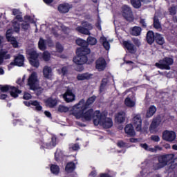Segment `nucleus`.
<instances>
[{
    "label": "nucleus",
    "instance_id": "obj_16",
    "mask_svg": "<svg viewBox=\"0 0 177 177\" xmlns=\"http://www.w3.org/2000/svg\"><path fill=\"white\" fill-rule=\"evenodd\" d=\"M59 100L57 99V94L55 93L51 95L50 97L46 100V105L47 107H50L51 109L57 105Z\"/></svg>",
    "mask_w": 177,
    "mask_h": 177
},
{
    "label": "nucleus",
    "instance_id": "obj_46",
    "mask_svg": "<svg viewBox=\"0 0 177 177\" xmlns=\"http://www.w3.org/2000/svg\"><path fill=\"white\" fill-rule=\"evenodd\" d=\"M140 147L142 149H144V150H146L147 151H154V149H152L151 147H150L147 144H140Z\"/></svg>",
    "mask_w": 177,
    "mask_h": 177
},
{
    "label": "nucleus",
    "instance_id": "obj_30",
    "mask_svg": "<svg viewBox=\"0 0 177 177\" xmlns=\"http://www.w3.org/2000/svg\"><path fill=\"white\" fill-rule=\"evenodd\" d=\"M43 74L45 78H52L53 73H52V68L49 66H44L43 69Z\"/></svg>",
    "mask_w": 177,
    "mask_h": 177
},
{
    "label": "nucleus",
    "instance_id": "obj_1",
    "mask_svg": "<svg viewBox=\"0 0 177 177\" xmlns=\"http://www.w3.org/2000/svg\"><path fill=\"white\" fill-rule=\"evenodd\" d=\"M84 100H80L78 104H75L72 108V114L77 118H82L85 121H91L93 119V124H95V113L93 109H89L85 112L86 107L84 106Z\"/></svg>",
    "mask_w": 177,
    "mask_h": 177
},
{
    "label": "nucleus",
    "instance_id": "obj_13",
    "mask_svg": "<svg viewBox=\"0 0 177 177\" xmlns=\"http://www.w3.org/2000/svg\"><path fill=\"white\" fill-rule=\"evenodd\" d=\"M162 139L166 142H174L176 139V133L174 131L166 130L162 133Z\"/></svg>",
    "mask_w": 177,
    "mask_h": 177
},
{
    "label": "nucleus",
    "instance_id": "obj_48",
    "mask_svg": "<svg viewBox=\"0 0 177 177\" xmlns=\"http://www.w3.org/2000/svg\"><path fill=\"white\" fill-rule=\"evenodd\" d=\"M176 9L177 7L172 6L169 8V15H171V16H174V15H176Z\"/></svg>",
    "mask_w": 177,
    "mask_h": 177
},
{
    "label": "nucleus",
    "instance_id": "obj_62",
    "mask_svg": "<svg viewBox=\"0 0 177 177\" xmlns=\"http://www.w3.org/2000/svg\"><path fill=\"white\" fill-rule=\"evenodd\" d=\"M89 176L95 177L96 176V170H93L90 173Z\"/></svg>",
    "mask_w": 177,
    "mask_h": 177
},
{
    "label": "nucleus",
    "instance_id": "obj_54",
    "mask_svg": "<svg viewBox=\"0 0 177 177\" xmlns=\"http://www.w3.org/2000/svg\"><path fill=\"white\" fill-rule=\"evenodd\" d=\"M154 151H151V153H156V151L162 150V147L160 146H156L154 148H151Z\"/></svg>",
    "mask_w": 177,
    "mask_h": 177
},
{
    "label": "nucleus",
    "instance_id": "obj_39",
    "mask_svg": "<svg viewBox=\"0 0 177 177\" xmlns=\"http://www.w3.org/2000/svg\"><path fill=\"white\" fill-rule=\"evenodd\" d=\"M153 27L156 30H161V24L160 23V21L158 20L157 15H155L153 18Z\"/></svg>",
    "mask_w": 177,
    "mask_h": 177
},
{
    "label": "nucleus",
    "instance_id": "obj_52",
    "mask_svg": "<svg viewBox=\"0 0 177 177\" xmlns=\"http://www.w3.org/2000/svg\"><path fill=\"white\" fill-rule=\"evenodd\" d=\"M26 80V75H24L22 79L19 78L17 80V84H18V85H20V86H23L24 85V80Z\"/></svg>",
    "mask_w": 177,
    "mask_h": 177
},
{
    "label": "nucleus",
    "instance_id": "obj_33",
    "mask_svg": "<svg viewBox=\"0 0 177 177\" xmlns=\"http://www.w3.org/2000/svg\"><path fill=\"white\" fill-rule=\"evenodd\" d=\"M92 77V75L89 73H82L79 74L77 76V79L78 81H85V80H90Z\"/></svg>",
    "mask_w": 177,
    "mask_h": 177
},
{
    "label": "nucleus",
    "instance_id": "obj_20",
    "mask_svg": "<svg viewBox=\"0 0 177 177\" xmlns=\"http://www.w3.org/2000/svg\"><path fill=\"white\" fill-rule=\"evenodd\" d=\"M106 66H107V63L106 62V59L103 57H100L97 59L95 62V68L98 70V71H103L104 68H106Z\"/></svg>",
    "mask_w": 177,
    "mask_h": 177
},
{
    "label": "nucleus",
    "instance_id": "obj_15",
    "mask_svg": "<svg viewBox=\"0 0 177 177\" xmlns=\"http://www.w3.org/2000/svg\"><path fill=\"white\" fill-rule=\"evenodd\" d=\"M124 105L129 109L136 106V98L133 94L128 95L124 100Z\"/></svg>",
    "mask_w": 177,
    "mask_h": 177
},
{
    "label": "nucleus",
    "instance_id": "obj_22",
    "mask_svg": "<svg viewBox=\"0 0 177 177\" xmlns=\"http://www.w3.org/2000/svg\"><path fill=\"white\" fill-rule=\"evenodd\" d=\"M40 146L44 149H53L55 146H56V138L53 136L51 138V143L48 144V142H45L44 141L40 142Z\"/></svg>",
    "mask_w": 177,
    "mask_h": 177
},
{
    "label": "nucleus",
    "instance_id": "obj_51",
    "mask_svg": "<svg viewBox=\"0 0 177 177\" xmlns=\"http://www.w3.org/2000/svg\"><path fill=\"white\" fill-rule=\"evenodd\" d=\"M108 80L107 79H103L102 81L101 86L100 88V92H103V89H104V87L106 85H107Z\"/></svg>",
    "mask_w": 177,
    "mask_h": 177
},
{
    "label": "nucleus",
    "instance_id": "obj_7",
    "mask_svg": "<svg viewBox=\"0 0 177 177\" xmlns=\"http://www.w3.org/2000/svg\"><path fill=\"white\" fill-rule=\"evenodd\" d=\"M0 90L2 93H6V92H10L12 97H17L20 93H21V91L19 90L17 88L12 86H1Z\"/></svg>",
    "mask_w": 177,
    "mask_h": 177
},
{
    "label": "nucleus",
    "instance_id": "obj_47",
    "mask_svg": "<svg viewBox=\"0 0 177 177\" xmlns=\"http://www.w3.org/2000/svg\"><path fill=\"white\" fill-rule=\"evenodd\" d=\"M69 149L72 151H76V150H80V145L78 144H71Z\"/></svg>",
    "mask_w": 177,
    "mask_h": 177
},
{
    "label": "nucleus",
    "instance_id": "obj_8",
    "mask_svg": "<svg viewBox=\"0 0 177 177\" xmlns=\"http://www.w3.org/2000/svg\"><path fill=\"white\" fill-rule=\"evenodd\" d=\"M77 32H80V34H84V35H91V30H93V26L92 24L87 21H82V26H77L75 28Z\"/></svg>",
    "mask_w": 177,
    "mask_h": 177
},
{
    "label": "nucleus",
    "instance_id": "obj_2",
    "mask_svg": "<svg viewBox=\"0 0 177 177\" xmlns=\"http://www.w3.org/2000/svg\"><path fill=\"white\" fill-rule=\"evenodd\" d=\"M76 44L81 47L77 49V56L73 58V62L79 66H82V64L86 63L88 60L86 55L91 53V49L88 48V43L86 41L82 39H77L76 40Z\"/></svg>",
    "mask_w": 177,
    "mask_h": 177
},
{
    "label": "nucleus",
    "instance_id": "obj_45",
    "mask_svg": "<svg viewBox=\"0 0 177 177\" xmlns=\"http://www.w3.org/2000/svg\"><path fill=\"white\" fill-rule=\"evenodd\" d=\"M42 58L45 62H48L50 59V53L48 51H44L42 55Z\"/></svg>",
    "mask_w": 177,
    "mask_h": 177
},
{
    "label": "nucleus",
    "instance_id": "obj_17",
    "mask_svg": "<svg viewBox=\"0 0 177 177\" xmlns=\"http://www.w3.org/2000/svg\"><path fill=\"white\" fill-rule=\"evenodd\" d=\"M23 64H24V56L20 55L15 57L14 62H11L9 64L8 68L10 70V68H12V66H18V67H21Z\"/></svg>",
    "mask_w": 177,
    "mask_h": 177
},
{
    "label": "nucleus",
    "instance_id": "obj_25",
    "mask_svg": "<svg viewBox=\"0 0 177 177\" xmlns=\"http://www.w3.org/2000/svg\"><path fill=\"white\" fill-rule=\"evenodd\" d=\"M63 98L67 102V103H70V102H73V100H75V95L73 93V91L68 90L63 95Z\"/></svg>",
    "mask_w": 177,
    "mask_h": 177
},
{
    "label": "nucleus",
    "instance_id": "obj_5",
    "mask_svg": "<svg viewBox=\"0 0 177 177\" xmlns=\"http://www.w3.org/2000/svg\"><path fill=\"white\" fill-rule=\"evenodd\" d=\"M12 15L15 17V19L12 21V28L15 32H19L20 31V24L19 21L23 20V17L21 16V12L17 9L12 10Z\"/></svg>",
    "mask_w": 177,
    "mask_h": 177
},
{
    "label": "nucleus",
    "instance_id": "obj_28",
    "mask_svg": "<svg viewBox=\"0 0 177 177\" xmlns=\"http://www.w3.org/2000/svg\"><path fill=\"white\" fill-rule=\"evenodd\" d=\"M115 121L118 124H122L125 121V112L120 111L115 115Z\"/></svg>",
    "mask_w": 177,
    "mask_h": 177
},
{
    "label": "nucleus",
    "instance_id": "obj_59",
    "mask_svg": "<svg viewBox=\"0 0 177 177\" xmlns=\"http://www.w3.org/2000/svg\"><path fill=\"white\" fill-rule=\"evenodd\" d=\"M118 147H124V146H125V143H124V142H122V141H119L118 142Z\"/></svg>",
    "mask_w": 177,
    "mask_h": 177
},
{
    "label": "nucleus",
    "instance_id": "obj_38",
    "mask_svg": "<svg viewBox=\"0 0 177 177\" xmlns=\"http://www.w3.org/2000/svg\"><path fill=\"white\" fill-rule=\"evenodd\" d=\"M155 39L159 45H164L165 41L164 40V37L160 34L156 33L155 35Z\"/></svg>",
    "mask_w": 177,
    "mask_h": 177
},
{
    "label": "nucleus",
    "instance_id": "obj_12",
    "mask_svg": "<svg viewBox=\"0 0 177 177\" xmlns=\"http://www.w3.org/2000/svg\"><path fill=\"white\" fill-rule=\"evenodd\" d=\"M122 16L127 20V21H133V15H132V10L128 6H122Z\"/></svg>",
    "mask_w": 177,
    "mask_h": 177
},
{
    "label": "nucleus",
    "instance_id": "obj_56",
    "mask_svg": "<svg viewBox=\"0 0 177 177\" xmlns=\"http://www.w3.org/2000/svg\"><path fill=\"white\" fill-rule=\"evenodd\" d=\"M151 140L153 142H160V137L158 136H151Z\"/></svg>",
    "mask_w": 177,
    "mask_h": 177
},
{
    "label": "nucleus",
    "instance_id": "obj_19",
    "mask_svg": "<svg viewBox=\"0 0 177 177\" xmlns=\"http://www.w3.org/2000/svg\"><path fill=\"white\" fill-rule=\"evenodd\" d=\"M132 123L137 131H142V118L140 115H136L133 118Z\"/></svg>",
    "mask_w": 177,
    "mask_h": 177
},
{
    "label": "nucleus",
    "instance_id": "obj_50",
    "mask_svg": "<svg viewBox=\"0 0 177 177\" xmlns=\"http://www.w3.org/2000/svg\"><path fill=\"white\" fill-rule=\"evenodd\" d=\"M62 156H63V152L62 151V149H57L55 153V160L57 161V160H59V157H62Z\"/></svg>",
    "mask_w": 177,
    "mask_h": 177
},
{
    "label": "nucleus",
    "instance_id": "obj_29",
    "mask_svg": "<svg viewBox=\"0 0 177 177\" xmlns=\"http://www.w3.org/2000/svg\"><path fill=\"white\" fill-rule=\"evenodd\" d=\"M123 46L130 53H135L136 52V48H135V46L131 43V41H123Z\"/></svg>",
    "mask_w": 177,
    "mask_h": 177
},
{
    "label": "nucleus",
    "instance_id": "obj_26",
    "mask_svg": "<svg viewBox=\"0 0 177 177\" xmlns=\"http://www.w3.org/2000/svg\"><path fill=\"white\" fill-rule=\"evenodd\" d=\"M24 103L25 106H27L28 107H30V106L31 105L35 106V110H37V111H41V110H42V106H41V104H39V102H38L37 101H25L24 102Z\"/></svg>",
    "mask_w": 177,
    "mask_h": 177
},
{
    "label": "nucleus",
    "instance_id": "obj_9",
    "mask_svg": "<svg viewBox=\"0 0 177 177\" xmlns=\"http://www.w3.org/2000/svg\"><path fill=\"white\" fill-rule=\"evenodd\" d=\"M39 84V80H38V76L37 73L33 72L29 77L28 80V86L32 91H35L38 89V84Z\"/></svg>",
    "mask_w": 177,
    "mask_h": 177
},
{
    "label": "nucleus",
    "instance_id": "obj_27",
    "mask_svg": "<svg viewBox=\"0 0 177 177\" xmlns=\"http://www.w3.org/2000/svg\"><path fill=\"white\" fill-rule=\"evenodd\" d=\"M124 131L128 136H135L136 135L133 126L131 124L126 125L124 127Z\"/></svg>",
    "mask_w": 177,
    "mask_h": 177
},
{
    "label": "nucleus",
    "instance_id": "obj_35",
    "mask_svg": "<svg viewBox=\"0 0 177 177\" xmlns=\"http://www.w3.org/2000/svg\"><path fill=\"white\" fill-rule=\"evenodd\" d=\"M156 38V36H154V32L153 31H149L147 34V41L148 44L151 45L153 42H154V39Z\"/></svg>",
    "mask_w": 177,
    "mask_h": 177
},
{
    "label": "nucleus",
    "instance_id": "obj_36",
    "mask_svg": "<svg viewBox=\"0 0 177 177\" xmlns=\"http://www.w3.org/2000/svg\"><path fill=\"white\" fill-rule=\"evenodd\" d=\"M140 32H142V28L139 26H134L131 28V35H134L138 37V35H140Z\"/></svg>",
    "mask_w": 177,
    "mask_h": 177
},
{
    "label": "nucleus",
    "instance_id": "obj_55",
    "mask_svg": "<svg viewBox=\"0 0 177 177\" xmlns=\"http://www.w3.org/2000/svg\"><path fill=\"white\" fill-rule=\"evenodd\" d=\"M56 49H57V50L58 51V52H62V50H63V46L62 45H61L60 44H59V43H57V44H56Z\"/></svg>",
    "mask_w": 177,
    "mask_h": 177
},
{
    "label": "nucleus",
    "instance_id": "obj_31",
    "mask_svg": "<svg viewBox=\"0 0 177 177\" xmlns=\"http://www.w3.org/2000/svg\"><path fill=\"white\" fill-rule=\"evenodd\" d=\"M81 100L84 101V107H86V109H88L89 106L91 104H93L94 102L96 100V96L93 95L92 97H90L86 102H85V100L82 99Z\"/></svg>",
    "mask_w": 177,
    "mask_h": 177
},
{
    "label": "nucleus",
    "instance_id": "obj_37",
    "mask_svg": "<svg viewBox=\"0 0 177 177\" xmlns=\"http://www.w3.org/2000/svg\"><path fill=\"white\" fill-rule=\"evenodd\" d=\"M51 174L53 175H59V172H60V167L57 165H51L50 166Z\"/></svg>",
    "mask_w": 177,
    "mask_h": 177
},
{
    "label": "nucleus",
    "instance_id": "obj_42",
    "mask_svg": "<svg viewBox=\"0 0 177 177\" xmlns=\"http://www.w3.org/2000/svg\"><path fill=\"white\" fill-rule=\"evenodd\" d=\"M131 5L133 6V8H136V9H139V8L142 6L140 0H131Z\"/></svg>",
    "mask_w": 177,
    "mask_h": 177
},
{
    "label": "nucleus",
    "instance_id": "obj_32",
    "mask_svg": "<svg viewBox=\"0 0 177 177\" xmlns=\"http://www.w3.org/2000/svg\"><path fill=\"white\" fill-rule=\"evenodd\" d=\"M156 111L157 108H156V106H151L147 111L146 117H147V118L153 117V115H154Z\"/></svg>",
    "mask_w": 177,
    "mask_h": 177
},
{
    "label": "nucleus",
    "instance_id": "obj_53",
    "mask_svg": "<svg viewBox=\"0 0 177 177\" xmlns=\"http://www.w3.org/2000/svg\"><path fill=\"white\" fill-rule=\"evenodd\" d=\"M60 28H61L62 31L64 32V34H68V32H70V28L66 27L64 25H62L60 26Z\"/></svg>",
    "mask_w": 177,
    "mask_h": 177
},
{
    "label": "nucleus",
    "instance_id": "obj_40",
    "mask_svg": "<svg viewBox=\"0 0 177 177\" xmlns=\"http://www.w3.org/2000/svg\"><path fill=\"white\" fill-rule=\"evenodd\" d=\"M49 29H52V30L50 31V34H53V35H55L56 37V38H60V37H59V31H60V30L59 29V27L57 26H53L51 28H49Z\"/></svg>",
    "mask_w": 177,
    "mask_h": 177
},
{
    "label": "nucleus",
    "instance_id": "obj_18",
    "mask_svg": "<svg viewBox=\"0 0 177 177\" xmlns=\"http://www.w3.org/2000/svg\"><path fill=\"white\" fill-rule=\"evenodd\" d=\"M12 32H13V30L12 29H8L7 30L6 37L8 41L10 42V44L12 45L14 48H17V46H19V43H17L16 38L12 37Z\"/></svg>",
    "mask_w": 177,
    "mask_h": 177
},
{
    "label": "nucleus",
    "instance_id": "obj_11",
    "mask_svg": "<svg viewBox=\"0 0 177 177\" xmlns=\"http://www.w3.org/2000/svg\"><path fill=\"white\" fill-rule=\"evenodd\" d=\"M21 27L22 30L26 31V30H30V24L35 23L34 18L30 16L26 15L24 17V19H21Z\"/></svg>",
    "mask_w": 177,
    "mask_h": 177
},
{
    "label": "nucleus",
    "instance_id": "obj_49",
    "mask_svg": "<svg viewBox=\"0 0 177 177\" xmlns=\"http://www.w3.org/2000/svg\"><path fill=\"white\" fill-rule=\"evenodd\" d=\"M57 71L59 74H61L62 75H66L67 74V67L64 66L61 69H58Z\"/></svg>",
    "mask_w": 177,
    "mask_h": 177
},
{
    "label": "nucleus",
    "instance_id": "obj_44",
    "mask_svg": "<svg viewBox=\"0 0 177 177\" xmlns=\"http://www.w3.org/2000/svg\"><path fill=\"white\" fill-rule=\"evenodd\" d=\"M0 52H2V55H1L2 59H3V60H8L9 59H10V54H8V52L3 50H1Z\"/></svg>",
    "mask_w": 177,
    "mask_h": 177
},
{
    "label": "nucleus",
    "instance_id": "obj_10",
    "mask_svg": "<svg viewBox=\"0 0 177 177\" xmlns=\"http://www.w3.org/2000/svg\"><path fill=\"white\" fill-rule=\"evenodd\" d=\"M28 53L30 55L29 62L31 66L38 68V67H39V61L38 60V53H37V51L34 49H31L28 51Z\"/></svg>",
    "mask_w": 177,
    "mask_h": 177
},
{
    "label": "nucleus",
    "instance_id": "obj_23",
    "mask_svg": "<svg viewBox=\"0 0 177 177\" xmlns=\"http://www.w3.org/2000/svg\"><path fill=\"white\" fill-rule=\"evenodd\" d=\"M113 39H108L107 37L102 36L100 38V42L103 45L106 50H110V43L113 42Z\"/></svg>",
    "mask_w": 177,
    "mask_h": 177
},
{
    "label": "nucleus",
    "instance_id": "obj_60",
    "mask_svg": "<svg viewBox=\"0 0 177 177\" xmlns=\"http://www.w3.org/2000/svg\"><path fill=\"white\" fill-rule=\"evenodd\" d=\"M44 114L48 118H50V117L52 116V114H50V112H49L48 111H44Z\"/></svg>",
    "mask_w": 177,
    "mask_h": 177
},
{
    "label": "nucleus",
    "instance_id": "obj_63",
    "mask_svg": "<svg viewBox=\"0 0 177 177\" xmlns=\"http://www.w3.org/2000/svg\"><path fill=\"white\" fill-rule=\"evenodd\" d=\"M44 3H46V5H50L52 2H53V0H43Z\"/></svg>",
    "mask_w": 177,
    "mask_h": 177
},
{
    "label": "nucleus",
    "instance_id": "obj_57",
    "mask_svg": "<svg viewBox=\"0 0 177 177\" xmlns=\"http://www.w3.org/2000/svg\"><path fill=\"white\" fill-rule=\"evenodd\" d=\"M24 99H25L26 100L31 99V94L28 93H25L24 95Z\"/></svg>",
    "mask_w": 177,
    "mask_h": 177
},
{
    "label": "nucleus",
    "instance_id": "obj_6",
    "mask_svg": "<svg viewBox=\"0 0 177 177\" xmlns=\"http://www.w3.org/2000/svg\"><path fill=\"white\" fill-rule=\"evenodd\" d=\"M174 64V59L169 57H165L163 59H160L159 62L155 64L156 67L160 70H171V66Z\"/></svg>",
    "mask_w": 177,
    "mask_h": 177
},
{
    "label": "nucleus",
    "instance_id": "obj_61",
    "mask_svg": "<svg viewBox=\"0 0 177 177\" xmlns=\"http://www.w3.org/2000/svg\"><path fill=\"white\" fill-rule=\"evenodd\" d=\"M129 140L131 143H138V142H139V140L136 138H130Z\"/></svg>",
    "mask_w": 177,
    "mask_h": 177
},
{
    "label": "nucleus",
    "instance_id": "obj_43",
    "mask_svg": "<svg viewBox=\"0 0 177 177\" xmlns=\"http://www.w3.org/2000/svg\"><path fill=\"white\" fill-rule=\"evenodd\" d=\"M68 110H70V108L64 106V105H59L58 106V111L59 113H67V111H68Z\"/></svg>",
    "mask_w": 177,
    "mask_h": 177
},
{
    "label": "nucleus",
    "instance_id": "obj_4",
    "mask_svg": "<svg viewBox=\"0 0 177 177\" xmlns=\"http://www.w3.org/2000/svg\"><path fill=\"white\" fill-rule=\"evenodd\" d=\"M175 155L174 154H168V155H163L159 156L158 158V163H156L153 165V169H160L161 168H164L168 162H171L172 160H174Z\"/></svg>",
    "mask_w": 177,
    "mask_h": 177
},
{
    "label": "nucleus",
    "instance_id": "obj_64",
    "mask_svg": "<svg viewBox=\"0 0 177 177\" xmlns=\"http://www.w3.org/2000/svg\"><path fill=\"white\" fill-rule=\"evenodd\" d=\"M140 23L142 25V27H146V21L145 19H140Z\"/></svg>",
    "mask_w": 177,
    "mask_h": 177
},
{
    "label": "nucleus",
    "instance_id": "obj_34",
    "mask_svg": "<svg viewBox=\"0 0 177 177\" xmlns=\"http://www.w3.org/2000/svg\"><path fill=\"white\" fill-rule=\"evenodd\" d=\"M74 169H75V164L73 162H68L65 167V171L68 174L73 172Z\"/></svg>",
    "mask_w": 177,
    "mask_h": 177
},
{
    "label": "nucleus",
    "instance_id": "obj_3",
    "mask_svg": "<svg viewBox=\"0 0 177 177\" xmlns=\"http://www.w3.org/2000/svg\"><path fill=\"white\" fill-rule=\"evenodd\" d=\"M94 115V125H100L106 129L113 127V120L107 118V113H100V111H95Z\"/></svg>",
    "mask_w": 177,
    "mask_h": 177
},
{
    "label": "nucleus",
    "instance_id": "obj_24",
    "mask_svg": "<svg viewBox=\"0 0 177 177\" xmlns=\"http://www.w3.org/2000/svg\"><path fill=\"white\" fill-rule=\"evenodd\" d=\"M73 7L68 3H63L58 6V10L60 13H68Z\"/></svg>",
    "mask_w": 177,
    "mask_h": 177
},
{
    "label": "nucleus",
    "instance_id": "obj_41",
    "mask_svg": "<svg viewBox=\"0 0 177 177\" xmlns=\"http://www.w3.org/2000/svg\"><path fill=\"white\" fill-rule=\"evenodd\" d=\"M96 44H97V39H96V38L93 37H88L87 38V46L88 45H96Z\"/></svg>",
    "mask_w": 177,
    "mask_h": 177
},
{
    "label": "nucleus",
    "instance_id": "obj_58",
    "mask_svg": "<svg viewBox=\"0 0 177 177\" xmlns=\"http://www.w3.org/2000/svg\"><path fill=\"white\" fill-rule=\"evenodd\" d=\"M8 97V95L6 94H3V93H1L0 95V99L1 100H5V99H6Z\"/></svg>",
    "mask_w": 177,
    "mask_h": 177
},
{
    "label": "nucleus",
    "instance_id": "obj_14",
    "mask_svg": "<svg viewBox=\"0 0 177 177\" xmlns=\"http://www.w3.org/2000/svg\"><path fill=\"white\" fill-rule=\"evenodd\" d=\"M161 124V118L160 117H157L154 118L150 125L149 131L151 133H154L158 131L160 129V125Z\"/></svg>",
    "mask_w": 177,
    "mask_h": 177
},
{
    "label": "nucleus",
    "instance_id": "obj_21",
    "mask_svg": "<svg viewBox=\"0 0 177 177\" xmlns=\"http://www.w3.org/2000/svg\"><path fill=\"white\" fill-rule=\"evenodd\" d=\"M48 44V46H53V41L52 40H44L42 38H40L38 45L39 48L41 50H45L46 49V44Z\"/></svg>",
    "mask_w": 177,
    "mask_h": 177
}]
</instances>
